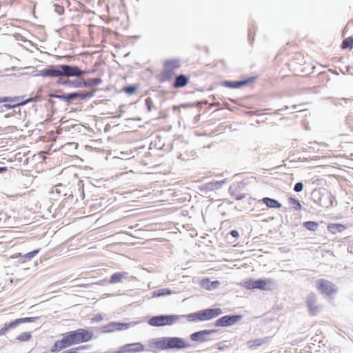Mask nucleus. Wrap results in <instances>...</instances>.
Instances as JSON below:
<instances>
[{"instance_id": "21", "label": "nucleus", "mask_w": 353, "mask_h": 353, "mask_svg": "<svg viewBox=\"0 0 353 353\" xmlns=\"http://www.w3.org/2000/svg\"><path fill=\"white\" fill-rule=\"evenodd\" d=\"M306 303L311 314L315 315L319 312V308L316 305V296L314 294H311L307 296Z\"/></svg>"}, {"instance_id": "6", "label": "nucleus", "mask_w": 353, "mask_h": 353, "mask_svg": "<svg viewBox=\"0 0 353 353\" xmlns=\"http://www.w3.org/2000/svg\"><path fill=\"white\" fill-rule=\"evenodd\" d=\"M39 98V97L38 95L30 97L26 100H23V96L1 97L0 103L9 102V103H5L3 105V107L6 108V109H14L19 106L25 105L30 102L37 101Z\"/></svg>"}, {"instance_id": "32", "label": "nucleus", "mask_w": 353, "mask_h": 353, "mask_svg": "<svg viewBox=\"0 0 353 353\" xmlns=\"http://www.w3.org/2000/svg\"><path fill=\"white\" fill-rule=\"evenodd\" d=\"M303 225L308 230L315 231L317 229L319 224H318V223H316L315 221H305L303 223Z\"/></svg>"}, {"instance_id": "9", "label": "nucleus", "mask_w": 353, "mask_h": 353, "mask_svg": "<svg viewBox=\"0 0 353 353\" xmlns=\"http://www.w3.org/2000/svg\"><path fill=\"white\" fill-rule=\"evenodd\" d=\"M61 77H81L88 74L86 70H81L78 66L74 65H60Z\"/></svg>"}, {"instance_id": "45", "label": "nucleus", "mask_w": 353, "mask_h": 353, "mask_svg": "<svg viewBox=\"0 0 353 353\" xmlns=\"http://www.w3.org/2000/svg\"><path fill=\"white\" fill-rule=\"evenodd\" d=\"M7 170L6 167H0V174L6 172Z\"/></svg>"}, {"instance_id": "36", "label": "nucleus", "mask_w": 353, "mask_h": 353, "mask_svg": "<svg viewBox=\"0 0 353 353\" xmlns=\"http://www.w3.org/2000/svg\"><path fill=\"white\" fill-rule=\"evenodd\" d=\"M145 103L148 110L149 112L152 111V108H154L152 99L150 97L146 98L145 100Z\"/></svg>"}, {"instance_id": "25", "label": "nucleus", "mask_w": 353, "mask_h": 353, "mask_svg": "<svg viewBox=\"0 0 353 353\" xmlns=\"http://www.w3.org/2000/svg\"><path fill=\"white\" fill-rule=\"evenodd\" d=\"M128 273L126 272H118L114 273L110 279V283H117L122 282L123 279H127Z\"/></svg>"}, {"instance_id": "24", "label": "nucleus", "mask_w": 353, "mask_h": 353, "mask_svg": "<svg viewBox=\"0 0 353 353\" xmlns=\"http://www.w3.org/2000/svg\"><path fill=\"white\" fill-rule=\"evenodd\" d=\"M189 79L185 74H179L175 77L172 87L181 88L185 87L188 83Z\"/></svg>"}, {"instance_id": "40", "label": "nucleus", "mask_w": 353, "mask_h": 353, "mask_svg": "<svg viewBox=\"0 0 353 353\" xmlns=\"http://www.w3.org/2000/svg\"><path fill=\"white\" fill-rule=\"evenodd\" d=\"M102 320H103V316L100 314H96L93 318L91 319V321L92 323H94V322H100Z\"/></svg>"}, {"instance_id": "28", "label": "nucleus", "mask_w": 353, "mask_h": 353, "mask_svg": "<svg viewBox=\"0 0 353 353\" xmlns=\"http://www.w3.org/2000/svg\"><path fill=\"white\" fill-rule=\"evenodd\" d=\"M39 249H37L23 255L20 254L19 261L21 263H26L28 261H30L34 256H35L39 253Z\"/></svg>"}, {"instance_id": "44", "label": "nucleus", "mask_w": 353, "mask_h": 353, "mask_svg": "<svg viewBox=\"0 0 353 353\" xmlns=\"http://www.w3.org/2000/svg\"><path fill=\"white\" fill-rule=\"evenodd\" d=\"M225 182V179H223L222 181H215L214 182V183H216V188H219L221 187V185L224 183Z\"/></svg>"}, {"instance_id": "31", "label": "nucleus", "mask_w": 353, "mask_h": 353, "mask_svg": "<svg viewBox=\"0 0 353 353\" xmlns=\"http://www.w3.org/2000/svg\"><path fill=\"white\" fill-rule=\"evenodd\" d=\"M343 49H352L353 48V38L350 37L345 39L341 44Z\"/></svg>"}, {"instance_id": "37", "label": "nucleus", "mask_w": 353, "mask_h": 353, "mask_svg": "<svg viewBox=\"0 0 353 353\" xmlns=\"http://www.w3.org/2000/svg\"><path fill=\"white\" fill-rule=\"evenodd\" d=\"M203 189L206 190L207 191H212L217 188L216 187V183H214V182H210L208 183H205L203 186Z\"/></svg>"}, {"instance_id": "23", "label": "nucleus", "mask_w": 353, "mask_h": 353, "mask_svg": "<svg viewBox=\"0 0 353 353\" xmlns=\"http://www.w3.org/2000/svg\"><path fill=\"white\" fill-rule=\"evenodd\" d=\"M271 340V337L266 336L264 338L256 339L254 340H250L248 341L247 345L249 348L254 349L256 347L261 346L262 345L268 343Z\"/></svg>"}, {"instance_id": "19", "label": "nucleus", "mask_w": 353, "mask_h": 353, "mask_svg": "<svg viewBox=\"0 0 353 353\" xmlns=\"http://www.w3.org/2000/svg\"><path fill=\"white\" fill-rule=\"evenodd\" d=\"M254 79H255L254 77H250V78L240 80V81H225L223 82V85L225 87L230 88H234V89L239 88H241V87L248 84L249 83L253 82L254 81Z\"/></svg>"}, {"instance_id": "22", "label": "nucleus", "mask_w": 353, "mask_h": 353, "mask_svg": "<svg viewBox=\"0 0 353 353\" xmlns=\"http://www.w3.org/2000/svg\"><path fill=\"white\" fill-rule=\"evenodd\" d=\"M62 85H69L72 88H85L86 84L84 82V79L81 77H77V79L74 80H64L61 82Z\"/></svg>"}, {"instance_id": "17", "label": "nucleus", "mask_w": 353, "mask_h": 353, "mask_svg": "<svg viewBox=\"0 0 353 353\" xmlns=\"http://www.w3.org/2000/svg\"><path fill=\"white\" fill-rule=\"evenodd\" d=\"M145 350L144 345L141 343H134L124 345L119 347L117 353H135Z\"/></svg>"}, {"instance_id": "12", "label": "nucleus", "mask_w": 353, "mask_h": 353, "mask_svg": "<svg viewBox=\"0 0 353 353\" xmlns=\"http://www.w3.org/2000/svg\"><path fill=\"white\" fill-rule=\"evenodd\" d=\"M39 317H25L17 319L14 321L6 323L4 324L2 328L0 329V336L6 335L8 332L11 330L16 328L17 326L22 323L34 322L36 320L39 319Z\"/></svg>"}, {"instance_id": "16", "label": "nucleus", "mask_w": 353, "mask_h": 353, "mask_svg": "<svg viewBox=\"0 0 353 353\" xmlns=\"http://www.w3.org/2000/svg\"><path fill=\"white\" fill-rule=\"evenodd\" d=\"M60 65H50L49 67L39 71V73L36 74V76H41L43 77H61V69Z\"/></svg>"}, {"instance_id": "13", "label": "nucleus", "mask_w": 353, "mask_h": 353, "mask_svg": "<svg viewBox=\"0 0 353 353\" xmlns=\"http://www.w3.org/2000/svg\"><path fill=\"white\" fill-rule=\"evenodd\" d=\"M242 319L243 316L241 314L225 315L216 320L214 325L216 327L232 326L240 321Z\"/></svg>"}, {"instance_id": "30", "label": "nucleus", "mask_w": 353, "mask_h": 353, "mask_svg": "<svg viewBox=\"0 0 353 353\" xmlns=\"http://www.w3.org/2000/svg\"><path fill=\"white\" fill-rule=\"evenodd\" d=\"M84 82L86 84V87L90 86H95L102 83V79L101 78H88L86 79H84Z\"/></svg>"}, {"instance_id": "38", "label": "nucleus", "mask_w": 353, "mask_h": 353, "mask_svg": "<svg viewBox=\"0 0 353 353\" xmlns=\"http://www.w3.org/2000/svg\"><path fill=\"white\" fill-rule=\"evenodd\" d=\"M70 147L74 148L75 150H77L78 148V143H74V142L67 143L66 144H65L63 146V149L65 150H67L68 148H70Z\"/></svg>"}, {"instance_id": "4", "label": "nucleus", "mask_w": 353, "mask_h": 353, "mask_svg": "<svg viewBox=\"0 0 353 353\" xmlns=\"http://www.w3.org/2000/svg\"><path fill=\"white\" fill-rule=\"evenodd\" d=\"M243 286L246 289H259L263 290H272L277 286L276 282L271 279L254 280L250 279L245 280Z\"/></svg>"}, {"instance_id": "3", "label": "nucleus", "mask_w": 353, "mask_h": 353, "mask_svg": "<svg viewBox=\"0 0 353 353\" xmlns=\"http://www.w3.org/2000/svg\"><path fill=\"white\" fill-rule=\"evenodd\" d=\"M97 88H92L90 91H82L78 90L77 92H70V93H63L61 94H50L49 97L52 98H57L61 100L65 101L70 104L71 101L77 99L84 100L86 99L92 98L95 92H97Z\"/></svg>"}, {"instance_id": "27", "label": "nucleus", "mask_w": 353, "mask_h": 353, "mask_svg": "<svg viewBox=\"0 0 353 353\" xmlns=\"http://www.w3.org/2000/svg\"><path fill=\"white\" fill-rule=\"evenodd\" d=\"M220 285L219 281H210L208 279L202 281V286L208 290H214Z\"/></svg>"}, {"instance_id": "11", "label": "nucleus", "mask_w": 353, "mask_h": 353, "mask_svg": "<svg viewBox=\"0 0 353 353\" xmlns=\"http://www.w3.org/2000/svg\"><path fill=\"white\" fill-rule=\"evenodd\" d=\"M70 332L74 345L88 342L92 339L94 335L92 332L83 328H79Z\"/></svg>"}, {"instance_id": "42", "label": "nucleus", "mask_w": 353, "mask_h": 353, "mask_svg": "<svg viewBox=\"0 0 353 353\" xmlns=\"http://www.w3.org/2000/svg\"><path fill=\"white\" fill-rule=\"evenodd\" d=\"M88 347V345H79L77 347L72 348L71 350H75L76 352H79V351L86 349Z\"/></svg>"}, {"instance_id": "41", "label": "nucleus", "mask_w": 353, "mask_h": 353, "mask_svg": "<svg viewBox=\"0 0 353 353\" xmlns=\"http://www.w3.org/2000/svg\"><path fill=\"white\" fill-rule=\"evenodd\" d=\"M232 196L234 197V199L236 200H241L243 199V198H245V195L244 194H234L233 193H232Z\"/></svg>"}, {"instance_id": "18", "label": "nucleus", "mask_w": 353, "mask_h": 353, "mask_svg": "<svg viewBox=\"0 0 353 353\" xmlns=\"http://www.w3.org/2000/svg\"><path fill=\"white\" fill-rule=\"evenodd\" d=\"M130 327V323L120 322H110L101 328L103 332H111L114 331L127 330Z\"/></svg>"}, {"instance_id": "8", "label": "nucleus", "mask_w": 353, "mask_h": 353, "mask_svg": "<svg viewBox=\"0 0 353 353\" xmlns=\"http://www.w3.org/2000/svg\"><path fill=\"white\" fill-rule=\"evenodd\" d=\"M50 194L51 199L53 200H59L63 196H68V198H72V191L68 185L59 183L52 187Z\"/></svg>"}, {"instance_id": "39", "label": "nucleus", "mask_w": 353, "mask_h": 353, "mask_svg": "<svg viewBox=\"0 0 353 353\" xmlns=\"http://www.w3.org/2000/svg\"><path fill=\"white\" fill-rule=\"evenodd\" d=\"M303 189V184L302 182L296 183L294 186V190L296 192H300Z\"/></svg>"}, {"instance_id": "14", "label": "nucleus", "mask_w": 353, "mask_h": 353, "mask_svg": "<svg viewBox=\"0 0 353 353\" xmlns=\"http://www.w3.org/2000/svg\"><path fill=\"white\" fill-rule=\"evenodd\" d=\"M216 332V330H202L191 334L190 338L192 341L203 343L210 341L212 339L210 336Z\"/></svg>"}, {"instance_id": "1", "label": "nucleus", "mask_w": 353, "mask_h": 353, "mask_svg": "<svg viewBox=\"0 0 353 353\" xmlns=\"http://www.w3.org/2000/svg\"><path fill=\"white\" fill-rule=\"evenodd\" d=\"M151 344L158 350L190 348L192 345L179 337H159L152 339Z\"/></svg>"}, {"instance_id": "29", "label": "nucleus", "mask_w": 353, "mask_h": 353, "mask_svg": "<svg viewBox=\"0 0 353 353\" xmlns=\"http://www.w3.org/2000/svg\"><path fill=\"white\" fill-rule=\"evenodd\" d=\"M172 293V291L168 288H161L152 292V295L154 297H160L170 295Z\"/></svg>"}, {"instance_id": "47", "label": "nucleus", "mask_w": 353, "mask_h": 353, "mask_svg": "<svg viewBox=\"0 0 353 353\" xmlns=\"http://www.w3.org/2000/svg\"><path fill=\"white\" fill-rule=\"evenodd\" d=\"M346 69H347V72H349L350 67H346Z\"/></svg>"}, {"instance_id": "15", "label": "nucleus", "mask_w": 353, "mask_h": 353, "mask_svg": "<svg viewBox=\"0 0 353 353\" xmlns=\"http://www.w3.org/2000/svg\"><path fill=\"white\" fill-rule=\"evenodd\" d=\"M318 290L321 291V293L326 294L328 296H331L333 294L336 293V288L332 282L321 279L318 281Z\"/></svg>"}, {"instance_id": "43", "label": "nucleus", "mask_w": 353, "mask_h": 353, "mask_svg": "<svg viewBox=\"0 0 353 353\" xmlns=\"http://www.w3.org/2000/svg\"><path fill=\"white\" fill-rule=\"evenodd\" d=\"M230 233L234 238H238L239 236V232L236 230H231Z\"/></svg>"}, {"instance_id": "48", "label": "nucleus", "mask_w": 353, "mask_h": 353, "mask_svg": "<svg viewBox=\"0 0 353 353\" xmlns=\"http://www.w3.org/2000/svg\"><path fill=\"white\" fill-rule=\"evenodd\" d=\"M337 227L338 228H343V226L342 225H338Z\"/></svg>"}, {"instance_id": "10", "label": "nucleus", "mask_w": 353, "mask_h": 353, "mask_svg": "<svg viewBox=\"0 0 353 353\" xmlns=\"http://www.w3.org/2000/svg\"><path fill=\"white\" fill-rule=\"evenodd\" d=\"M74 345L70 331L62 334V338L57 341L51 347L52 352H59L63 349Z\"/></svg>"}, {"instance_id": "7", "label": "nucleus", "mask_w": 353, "mask_h": 353, "mask_svg": "<svg viewBox=\"0 0 353 353\" xmlns=\"http://www.w3.org/2000/svg\"><path fill=\"white\" fill-rule=\"evenodd\" d=\"M180 65L179 59H171L165 61L163 70L159 77L160 82H165L170 80L175 75V70L179 68Z\"/></svg>"}, {"instance_id": "35", "label": "nucleus", "mask_w": 353, "mask_h": 353, "mask_svg": "<svg viewBox=\"0 0 353 353\" xmlns=\"http://www.w3.org/2000/svg\"><path fill=\"white\" fill-rule=\"evenodd\" d=\"M31 334L29 332H23L17 337V340L19 341H28L30 339Z\"/></svg>"}, {"instance_id": "26", "label": "nucleus", "mask_w": 353, "mask_h": 353, "mask_svg": "<svg viewBox=\"0 0 353 353\" xmlns=\"http://www.w3.org/2000/svg\"><path fill=\"white\" fill-rule=\"evenodd\" d=\"M261 201L263 203L265 204L266 206L270 208L277 209L281 207V203L274 199L264 197L261 199Z\"/></svg>"}, {"instance_id": "33", "label": "nucleus", "mask_w": 353, "mask_h": 353, "mask_svg": "<svg viewBox=\"0 0 353 353\" xmlns=\"http://www.w3.org/2000/svg\"><path fill=\"white\" fill-rule=\"evenodd\" d=\"M289 203L292 205L294 210H299L301 208V205L299 200L294 199L292 197H290L288 199Z\"/></svg>"}, {"instance_id": "46", "label": "nucleus", "mask_w": 353, "mask_h": 353, "mask_svg": "<svg viewBox=\"0 0 353 353\" xmlns=\"http://www.w3.org/2000/svg\"><path fill=\"white\" fill-rule=\"evenodd\" d=\"M59 14H61L62 12H63V8L62 7L59 8V10L57 11Z\"/></svg>"}, {"instance_id": "20", "label": "nucleus", "mask_w": 353, "mask_h": 353, "mask_svg": "<svg viewBox=\"0 0 353 353\" xmlns=\"http://www.w3.org/2000/svg\"><path fill=\"white\" fill-rule=\"evenodd\" d=\"M334 202H336V199L331 193L323 194L319 198V204L321 206L324 208H330L332 206Z\"/></svg>"}, {"instance_id": "34", "label": "nucleus", "mask_w": 353, "mask_h": 353, "mask_svg": "<svg viewBox=\"0 0 353 353\" xmlns=\"http://www.w3.org/2000/svg\"><path fill=\"white\" fill-rule=\"evenodd\" d=\"M137 88H138L136 85H130L124 87L123 90L126 94L132 95L137 92Z\"/></svg>"}, {"instance_id": "2", "label": "nucleus", "mask_w": 353, "mask_h": 353, "mask_svg": "<svg viewBox=\"0 0 353 353\" xmlns=\"http://www.w3.org/2000/svg\"><path fill=\"white\" fill-rule=\"evenodd\" d=\"M223 314L221 308H207L194 313L183 315V318L188 321H207L212 320Z\"/></svg>"}, {"instance_id": "5", "label": "nucleus", "mask_w": 353, "mask_h": 353, "mask_svg": "<svg viewBox=\"0 0 353 353\" xmlns=\"http://www.w3.org/2000/svg\"><path fill=\"white\" fill-rule=\"evenodd\" d=\"M183 318V315H157L150 318L148 323L150 325L154 327H161L165 325H172L179 322Z\"/></svg>"}]
</instances>
